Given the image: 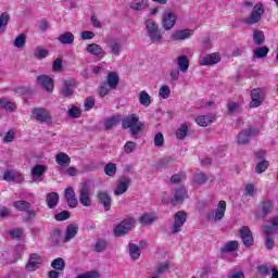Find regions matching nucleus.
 Returning <instances> with one entry per match:
<instances>
[{
	"mask_svg": "<svg viewBox=\"0 0 278 278\" xmlns=\"http://www.w3.org/2000/svg\"><path fill=\"white\" fill-rule=\"evenodd\" d=\"M122 129H129L130 136L138 140V136L144 131V123L137 114H130L122 119Z\"/></svg>",
	"mask_w": 278,
	"mask_h": 278,
	"instance_id": "1",
	"label": "nucleus"
},
{
	"mask_svg": "<svg viewBox=\"0 0 278 278\" xmlns=\"http://www.w3.org/2000/svg\"><path fill=\"white\" fill-rule=\"evenodd\" d=\"M136 219L134 218H125L123 219L114 229L113 235L115 238H123V236H127L131 229H134V224Z\"/></svg>",
	"mask_w": 278,
	"mask_h": 278,
	"instance_id": "2",
	"label": "nucleus"
},
{
	"mask_svg": "<svg viewBox=\"0 0 278 278\" xmlns=\"http://www.w3.org/2000/svg\"><path fill=\"white\" fill-rule=\"evenodd\" d=\"M78 201L84 207H90V205H92V199H90V182H83L78 189Z\"/></svg>",
	"mask_w": 278,
	"mask_h": 278,
	"instance_id": "3",
	"label": "nucleus"
},
{
	"mask_svg": "<svg viewBox=\"0 0 278 278\" xmlns=\"http://www.w3.org/2000/svg\"><path fill=\"white\" fill-rule=\"evenodd\" d=\"M225 212H227V202L220 200L214 212L206 214V219L214 223H220L225 218Z\"/></svg>",
	"mask_w": 278,
	"mask_h": 278,
	"instance_id": "4",
	"label": "nucleus"
},
{
	"mask_svg": "<svg viewBox=\"0 0 278 278\" xmlns=\"http://www.w3.org/2000/svg\"><path fill=\"white\" fill-rule=\"evenodd\" d=\"M255 136H260V129L248 127L237 135V142L238 144H249L251 138H255Z\"/></svg>",
	"mask_w": 278,
	"mask_h": 278,
	"instance_id": "5",
	"label": "nucleus"
},
{
	"mask_svg": "<svg viewBox=\"0 0 278 278\" xmlns=\"http://www.w3.org/2000/svg\"><path fill=\"white\" fill-rule=\"evenodd\" d=\"M42 256L38 253H31L27 263L25 264L26 273H36L42 266Z\"/></svg>",
	"mask_w": 278,
	"mask_h": 278,
	"instance_id": "6",
	"label": "nucleus"
},
{
	"mask_svg": "<svg viewBox=\"0 0 278 278\" xmlns=\"http://www.w3.org/2000/svg\"><path fill=\"white\" fill-rule=\"evenodd\" d=\"M175 23H177V15L173 13L170 10H167L162 15V27L165 31H170L173 27H175Z\"/></svg>",
	"mask_w": 278,
	"mask_h": 278,
	"instance_id": "7",
	"label": "nucleus"
},
{
	"mask_svg": "<svg viewBox=\"0 0 278 278\" xmlns=\"http://www.w3.org/2000/svg\"><path fill=\"white\" fill-rule=\"evenodd\" d=\"M31 117L38 123H49L51 121V113L45 108L37 106L31 111Z\"/></svg>",
	"mask_w": 278,
	"mask_h": 278,
	"instance_id": "8",
	"label": "nucleus"
},
{
	"mask_svg": "<svg viewBox=\"0 0 278 278\" xmlns=\"http://www.w3.org/2000/svg\"><path fill=\"white\" fill-rule=\"evenodd\" d=\"M187 218L188 216L184 211H178L177 213H175L172 233H179V231H181V228L186 224Z\"/></svg>",
	"mask_w": 278,
	"mask_h": 278,
	"instance_id": "9",
	"label": "nucleus"
},
{
	"mask_svg": "<svg viewBox=\"0 0 278 278\" xmlns=\"http://www.w3.org/2000/svg\"><path fill=\"white\" fill-rule=\"evenodd\" d=\"M262 14H264V5L262 3H257L254 5L251 15L245 20V23L248 25H255V23H260Z\"/></svg>",
	"mask_w": 278,
	"mask_h": 278,
	"instance_id": "10",
	"label": "nucleus"
},
{
	"mask_svg": "<svg viewBox=\"0 0 278 278\" xmlns=\"http://www.w3.org/2000/svg\"><path fill=\"white\" fill-rule=\"evenodd\" d=\"M239 236L244 244V247H247L248 249L250 247H253V232L251 231V229L248 226H243L239 229Z\"/></svg>",
	"mask_w": 278,
	"mask_h": 278,
	"instance_id": "11",
	"label": "nucleus"
},
{
	"mask_svg": "<svg viewBox=\"0 0 278 278\" xmlns=\"http://www.w3.org/2000/svg\"><path fill=\"white\" fill-rule=\"evenodd\" d=\"M76 88H77V81H75V79L73 78L66 79L63 83V87L60 90V94H62V97H72Z\"/></svg>",
	"mask_w": 278,
	"mask_h": 278,
	"instance_id": "12",
	"label": "nucleus"
},
{
	"mask_svg": "<svg viewBox=\"0 0 278 278\" xmlns=\"http://www.w3.org/2000/svg\"><path fill=\"white\" fill-rule=\"evenodd\" d=\"M37 85L40 86L47 92H53V88L55 85L53 83V78L47 75H40L37 77Z\"/></svg>",
	"mask_w": 278,
	"mask_h": 278,
	"instance_id": "13",
	"label": "nucleus"
},
{
	"mask_svg": "<svg viewBox=\"0 0 278 278\" xmlns=\"http://www.w3.org/2000/svg\"><path fill=\"white\" fill-rule=\"evenodd\" d=\"M129 186H131V179L129 177L126 176L124 178H121L117 181V186L114 190V195L121 197V194H125V192L129 190Z\"/></svg>",
	"mask_w": 278,
	"mask_h": 278,
	"instance_id": "14",
	"label": "nucleus"
},
{
	"mask_svg": "<svg viewBox=\"0 0 278 278\" xmlns=\"http://www.w3.org/2000/svg\"><path fill=\"white\" fill-rule=\"evenodd\" d=\"M98 202L103 205L105 212H110L112 208V195L108 191H98L97 194Z\"/></svg>",
	"mask_w": 278,
	"mask_h": 278,
	"instance_id": "15",
	"label": "nucleus"
},
{
	"mask_svg": "<svg viewBox=\"0 0 278 278\" xmlns=\"http://www.w3.org/2000/svg\"><path fill=\"white\" fill-rule=\"evenodd\" d=\"M86 51L90 55H93L94 58H99L100 60H103V58H105V50H103V47L99 46L98 43L87 45Z\"/></svg>",
	"mask_w": 278,
	"mask_h": 278,
	"instance_id": "16",
	"label": "nucleus"
},
{
	"mask_svg": "<svg viewBox=\"0 0 278 278\" xmlns=\"http://www.w3.org/2000/svg\"><path fill=\"white\" fill-rule=\"evenodd\" d=\"M188 197V190L185 187H178L174 192V198L172 200V205H181Z\"/></svg>",
	"mask_w": 278,
	"mask_h": 278,
	"instance_id": "17",
	"label": "nucleus"
},
{
	"mask_svg": "<svg viewBox=\"0 0 278 278\" xmlns=\"http://www.w3.org/2000/svg\"><path fill=\"white\" fill-rule=\"evenodd\" d=\"M218 62H220V54L214 52L200 59V66H214V64H218Z\"/></svg>",
	"mask_w": 278,
	"mask_h": 278,
	"instance_id": "18",
	"label": "nucleus"
},
{
	"mask_svg": "<svg viewBox=\"0 0 278 278\" xmlns=\"http://www.w3.org/2000/svg\"><path fill=\"white\" fill-rule=\"evenodd\" d=\"M191 36H194L193 29H180L172 34L170 40H174V41L188 40V38H190Z\"/></svg>",
	"mask_w": 278,
	"mask_h": 278,
	"instance_id": "19",
	"label": "nucleus"
},
{
	"mask_svg": "<svg viewBox=\"0 0 278 278\" xmlns=\"http://www.w3.org/2000/svg\"><path fill=\"white\" fill-rule=\"evenodd\" d=\"M66 203L68 205V207H77V195L75 194V190L73 189V187H67L65 189V193H64Z\"/></svg>",
	"mask_w": 278,
	"mask_h": 278,
	"instance_id": "20",
	"label": "nucleus"
},
{
	"mask_svg": "<svg viewBox=\"0 0 278 278\" xmlns=\"http://www.w3.org/2000/svg\"><path fill=\"white\" fill-rule=\"evenodd\" d=\"M45 173H47V165H35L30 172L33 181H42V175H45Z\"/></svg>",
	"mask_w": 278,
	"mask_h": 278,
	"instance_id": "21",
	"label": "nucleus"
},
{
	"mask_svg": "<svg viewBox=\"0 0 278 278\" xmlns=\"http://www.w3.org/2000/svg\"><path fill=\"white\" fill-rule=\"evenodd\" d=\"M106 47L109 49V53L113 55L114 58H118L121 53H123V43L116 41V40H111L106 43Z\"/></svg>",
	"mask_w": 278,
	"mask_h": 278,
	"instance_id": "22",
	"label": "nucleus"
},
{
	"mask_svg": "<svg viewBox=\"0 0 278 278\" xmlns=\"http://www.w3.org/2000/svg\"><path fill=\"white\" fill-rule=\"evenodd\" d=\"M252 102L251 105H262L264 103V99H266V94L262 89H254L251 92Z\"/></svg>",
	"mask_w": 278,
	"mask_h": 278,
	"instance_id": "23",
	"label": "nucleus"
},
{
	"mask_svg": "<svg viewBox=\"0 0 278 278\" xmlns=\"http://www.w3.org/2000/svg\"><path fill=\"white\" fill-rule=\"evenodd\" d=\"M79 231V225L77 224H70L66 227V231H65V237H64V242H71V240H73V238H75V236H77Z\"/></svg>",
	"mask_w": 278,
	"mask_h": 278,
	"instance_id": "24",
	"label": "nucleus"
},
{
	"mask_svg": "<svg viewBox=\"0 0 278 278\" xmlns=\"http://www.w3.org/2000/svg\"><path fill=\"white\" fill-rule=\"evenodd\" d=\"M118 74L116 72H110L106 76V85L109 86L110 90H116L118 86Z\"/></svg>",
	"mask_w": 278,
	"mask_h": 278,
	"instance_id": "25",
	"label": "nucleus"
},
{
	"mask_svg": "<svg viewBox=\"0 0 278 278\" xmlns=\"http://www.w3.org/2000/svg\"><path fill=\"white\" fill-rule=\"evenodd\" d=\"M60 201V194L58 192H51L47 194L46 203L50 210L58 207V202Z\"/></svg>",
	"mask_w": 278,
	"mask_h": 278,
	"instance_id": "26",
	"label": "nucleus"
},
{
	"mask_svg": "<svg viewBox=\"0 0 278 278\" xmlns=\"http://www.w3.org/2000/svg\"><path fill=\"white\" fill-rule=\"evenodd\" d=\"M55 162L59 166L65 168L66 166H71V156L64 152H60L55 155Z\"/></svg>",
	"mask_w": 278,
	"mask_h": 278,
	"instance_id": "27",
	"label": "nucleus"
},
{
	"mask_svg": "<svg viewBox=\"0 0 278 278\" xmlns=\"http://www.w3.org/2000/svg\"><path fill=\"white\" fill-rule=\"evenodd\" d=\"M177 66L180 73H187L188 68H190V61L188 60V56L186 55L178 56Z\"/></svg>",
	"mask_w": 278,
	"mask_h": 278,
	"instance_id": "28",
	"label": "nucleus"
},
{
	"mask_svg": "<svg viewBox=\"0 0 278 278\" xmlns=\"http://www.w3.org/2000/svg\"><path fill=\"white\" fill-rule=\"evenodd\" d=\"M149 8V0H132L130 3V9L135 12H140Z\"/></svg>",
	"mask_w": 278,
	"mask_h": 278,
	"instance_id": "29",
	"label": "nucleus"
},
{
	"mask_svg": "<svg viewBox=\"0 0 278 278\" xmlns=\"http://www.w3.org/2000/svg\"><path fill=\"white\" fill-rule=\"evenodd\" d=\"M270 212H273V201L270 200L263 201L261 205V213H260L261 218H266V216H268Z\"/></svg>",
	"mask_w": 278,
	"mask_h": 278,
	"instance_id": "30",
	"label": "nucleus"
},
{
	"mask_svg": "<svg viewBox=\"0 0 278 278\" xmlns=\"http://www.w3.org/2000/svg\"><path fill=\"white\" fill-rule=\"evenodd\" d=\"M59 42L61 45H73L75 42V35L71 31H66L58 37Z\"/></svg>",
	"mask_w": 278,
	"mask_h": 278,
	"instance_id": "31",
	"label": "nucleus"
},
{
	"mask_svg": "<svg viewBox=\"0 0 278 278\" xmlns=\"http://www.w3.org/2000/svg\"><path fill=\"white\" fill-rule=\"evenodd\" d=\"M119 123H121V116L116 115V116L110 117L104 122V129L106 131H110L111 129L116 127V125Z\"/></svg>",
	"mask_w": 278,
	"mask_h": 278,
	"instance_id": "32",
	"label": "nucleus"
},
{
	"mask_svg": "<svg viewBox=\"0 0 278 278\" xmlns=\"http://www.w3.org/2000/svg\"><path fill=\"white\" fill-rule=\"evenodd\" d=\"M129 255L130 260H140V247H138L136 243H129L128 244Z\"/></svg>",
	"mask_w": 278,
	"mask_h": 278,
	"instance_id": "33",
	"label": "nucleus"
},
{
	"mask_svg": "<svg viewBox=\"0 0 278 278\" xmlns=\"http://www.w3.org/2000/svg\"><path fill=\"white\" fill-rule=\"evenodd\" d=\"M239 243L238 241H229L228 243H225L224 247L220 248L222 253H231L233 251H238Z\"/></svg>",
	"mask_w": 278,
	"mask_h": 278,
	"instance_id": "34",
	"label": "nucleus"
},
{
	"mask_svg": "<svg viewBox=\"0 0 278 278\" xmlns=\"http://www.w3.org/2000/svg\"><path fill=\"white\" fill-rule=\"evenodd\" d=\"M213 121H214V116H212V115H202V116H199L195 119V123H198V125L200 127H207V125H212Z\"/></svg>",
	"mask_w": 278,
	"mask_h": 278,
	"instance_id": "35",
	"label": "nucleus"
},
{
	"mask_svg": "<svg viewBox=\"0 0 278 278\" xmlns=\"http://www.w3.org/2000/svg\"><path fill=\"white\" fill-rule=\"evenodd\" d=\"M13 207H15V210L18 212H27L29 207H31V203L25 200H18L13 203Z\"/></svg>",
	"mask_w": 278,
	"mask_h": 278,
	"instance_id": "36",
	"label": "nucleus"
},
{
	"mask_svg": "<svg viewBox=\"0 0 278 278\" xmlns=\"http://www.w3.org/2000/svg\"><path fill=\"white\" fill-rule=\"evenodd\" d=\"M148 37L150 38L151 42L162 45V33H160V29L156 28V30L148 33Z\"/></svg>",
	"mask_w": 278,
	"mask_h": 278,
	"instance_id": "37",
	"label": "nucleus"
},
{
	"mask_svg": "<svg viewBox=\"0 0 278 278\" xmlns=\"http://www.w3.org/2000/svg\"><path fill=\"white\" fill-rule=\"evenodd\" d=\"M26 42H27V37L25 36V34H21L13 41V47H15L16 49H23Z\"/></svg>",
	"mask_w": 278,
	"mask_h": 278,
	"instance_id": "38",
	"label": "nucleus"
},
{
	"mask_svg": "<svg viewBox=\"0 0 278 278\" xmlns=\"http://www.w3.org/2000/svg\"><path fill=\"white\" fill-rule=\"evenodd\" d=\"M51 266L54 268V270H64V268H66V262L64 258L58 257L52 261Z\"/></svg>",
	"mask_w": 278,
	"mask_h": 278,
	"instance_id": "39",
	"label": "nucleus"
},
{
	"mask_svg": "<svg viewBox=\"0 0 278 278\" xmlns=\"http://www.w3.org/2000/svg\"><path fill=\"white\" fill-rule=\"evenodd\" d=\"M264 40H265L264 31H262V30L253 31V41L255 45H257L260 47V46L264 45Z\"/></svg>",
	"mask_w": 278,
	"mask_h": 278,
	"instance_id": "40",
	"label": "nucleus"
},
{
	"mask_svg": "<svg viewBox=\"0 0 278 278\" xmlns=\"http://www.w3.org/2000/svg\"><path fill=\"white\" fill-rule=\"evenodd\" d=\"M155 220V215L151 214V213H144L140 218H139V223L141 225H151V223H154Z\"/></svg>",
	"mask_w": 278,
	"mask_h": 278,
	"instance_id": "41",
	"label": "nucleus"
},
{
	"mask_svg": "<svg viewBox=\"0 0 278 278\" xmlns=\"http://www.w3.org/2000/svg\"><path fill=\"white\" fill-rule=\"evenodd\" d=\"M268 47H261V48H256L253 53H254V58H257L258 60H262L264 58H266V55H268Z\"/></svg>",
	"mask_w": 278,
	"mask_h": 278,
	"instance_id": "42",
	"label": "nucleus"
},
{
	"mask_svg": "<svg viewBox=\"0 0 278 278\" xmlns=\"http://www.w3.org/2000/svg\"><path fill=\"white\" fill-rule=\"evenodd\" d=\"M188 136V125L181 124L180 127L176 131V138L178 140H184Z\"/></svg>",
	"mask_w": 278,
	"mask_h": 278,
	"instance_id": "43",
	"label": "nucleus"
},
{
	"mask_svg": "<svg viewBox=\"0 0 278 278\" xmlns=\"http://www.w3.org/2000/svg\"><path fill=\"white\" fill-rule=\"evenodd\" d=\"M139 103L141 105H151V96L147 91L139 92Z\"/></svg>",
	"mask_w": 278,
	"mask_h": 278,
	"instance_id": "44",
	"label": "nucleus"
},
{
	"mask_svg": "<svg viewBox=\"0 0 278 278\" xmlns=\"http://www.w3.org/2000/svg\"><path fill=\"white\" fill-rule=\"evenodd\" d=\"M193 181L194 184H198V186H203V184L207 182V175L204 173H197L193 175Z\"/></svg>",
	"mask_w": 278,
	"mask_h": 278,
	"instance_id": "45",
	"label": "nucleus"
},
{
	"mask_svg": "<svg viewBox=\"0 0 278 278\" xmlns=\"http://www.w3.org/2000/svg\"><path fill=\"white\" fill-rule=\"evenodd\" d=\"M269 164L270 163L266 160H263V161L258 162L255 166V172L258 175H262V173H266V169L268 168Z\"/></svg>",
	"mask_w": 278,
	"mask_h": 278,
	"instance_id": "46",
	"label": "nucleus"
},
{
	"mask_svg": "<svg viewBox=\"0 0 278 278\" xmlns=\"http://www.w3.org/2000/svg\"><path fill=\"white\" fill-rule=\"evenodd\" d=\"M108 249V241L104 239H100L94 243L96 253H103Z\"/></svg>",
	"mask_w": 278,
	"mask_h": 278,
	"instance_id": "47",
	"label": "nucleus"
},
{
	"mask_svg": "<svg viewBox=\"0 0 278 278\" xmlns=\"http://www.w3.org/2000/svg\"><path fill=\"white\" fill-rule=\"evenodd\" d=\"M116 164L115 163H108L104 166V173L105 175H108L109 177H114L116 175Z\"/></svg>",
	"mask_w": 278,
	"mask_h": 278,
	"instance_id": "48",
	"label": "nucleus"
},
{
	"mask_svg": "<svg viewBox=\"0 0 278 278\" xmlns=\"http://www.w3.org/2000/svg\"><path fill=\"white\" fill-rule=\"evenodd\" d=\"M175 162V157L173 156H164L163 159H161L159 161V166L161 168H168V166H170V164H173Z\"/></svg>",
	"mask_w": 278,
	"mask_h": 278,
	"instance_id": "49",
	"label": "nucleus"
},
{
	"mask_svg": "<svg viewBox=\"0 0 278 278\" xmlns=\"http://www.w3.org/2000/svg\"><path fill=\"white\" fill-rule=\"evenodd\" d=\"M159 97L161 99H168L170 97V87L163 85L159 90Z\"/></svg>",
	"mask_w": 278,
	"mask_h": 278,
	"instance_id": "50",
	"label": "nucleus"
},
{
	"mask_svg": "<svg viewBox=\"0 0 278 278\" xmlns=\"http://www.w3.org/2000/svg\"><path fill=\"white\" fill-rule=\"evenodd\" d=\"M265 238H274L275 233H277V227L271 226H263Z\"/></svg>",
	"mask_w": 278,
	"mask_h": 278,
	"instance_id": "51",
	"label": "nucleus"
},
{
	"mask_svg": "<svg viewBox=\"0 0 278 278\" xmlns=\"http://www.w3.org/2000/svg\"><path fill=\"white\" fill-rule=\"evenodd\" d=\"M185 179H186V173L181 172L178 174H174L170 177V182L172 184H181V181H185Z\"/></svg>",
	"mask_w": 278,
	"mask_h": 278,
	"instance_id": "52",
	"label": "nucleus"
},
{
	"mask_svg": "<svg viewBox=\"0 0 278 278\" xmlns=\"http://www.w3.org/2000/svg\"><path fill=\"white\" fill-rule=\"evenodd\" d=\"M136 149H138V144L134 141H127L124 146V152L127 154L134 153Z\"/></svg>",
	"mask_w": 278,
	"mask_h": 278,
	"instance_id": "53",
	"label": "nucleus"
},
{
	"mask_svg": "<svg viewBox=\"0 0 278 278\" xmlns=\"http://www.w3.org/2000/svg\"><path fill=\"white\" fill-rule=\"evenodd\" d=\"M68 116L70 118H79V116H81V110L79 109V106H73L72 109H70Z\"/></svg>",
	"mask_w": 278,
	"mask_h": 278,
	"instance_id": "54",
	"label": "nucleus"
},
{
	"mask_svg": "<svg viewBox=\"0 0 278 278\" xmlns=\"http://www.w3.org/2000/svg\"><path fill=\"white\" fill-rule=\"evenodd\" d=\"M168 268H170V265L168 263L161 264L159 265L157 270L152 273V275H157V277H160V275H164V273H166Z\"/></svg>",
	"mask_w": 278,
	"mask_h": 278,
	"instance_id": "55",
	"label": "nucleus"
},
{
	"mask_svg": "<svg viewBox=\"0 0 278 278\" xmlns=\"http://www.w3.org/2000/svg\"><path fill=\"white\" fill-rule=\"evenodd\" d=\"M55 220L63 222V220H68L71 218V213L68 211H62L61 213H58L54 216Z\"/></svg>",
	"mask_w": 278,
	"mask_h": 278,
	"instance_id": "56",
	"label": "nucleus"
},
{
	"mask_svg": "<svg viewBox=\"0 0 278 278\" xmlns=\"http://www.w3.org/2000/svg\"><path fill=\"white\" fill-rule=\"evenodd\" d=\"M144 24L148 34L157 29V24H155V21L153 20H147Z\"/></svg>",
	"mask_w": 278,
	"mask_h": 278,
	"instance_id": "57",
	"label": "nucleus"
},
{
	"mask_svg": "<svg viewBox=\"0 0 278 278\" xmlns=\"http://www.w3.org/2000/svg\"><path fill=\"white\" fill-rule=\"evenodd\" d=\"M99 271L97 270H91V271H87L85 274L78 275L76 278H99Z\"/></svg>",
	"mask_w": 278,
	"mask_h": 278,
	"instance_id": "58",
	"label": "nucleus"
},
{
	"mask_svg": "<svg viewBox=\"0 0 278 278\" xmlns=\"http://www.w3.org/2000/svg\"><path fill=\"white\" fill-rule=\"evenodd\" d=\"M154 146L155 147H164V135L162 132H157L154 137Z\"/></svg>",
	"mask_w": 278,
	"mask_h": 278,
	"instance_id": "59",
	"label": "nucleus"
},
{
	"mask_svg": "<svg viewBox=\"0 0 278 278\" xmlns=\"http://www.w3.org/2000/svg\"><path fill=\"white\" fill-rule=\"evenodd\" d=\"M9 21H10V15L8 13H2L0 15V31L8 25Z\"/></svg>",
	"mask_w": 278,
	"mask_h": 278,
	"instance_id": "60",
	"label": "nucleus"
},
{
	"mask_svg": "<svg viewBox=\"0 0 278 278\" xmlns=\"http://www.w3.org/2000/svg\"><path fill=\"white\" fill-rule=\"evenodd\" d=\"M265 247L268 251L275 249V237H265Z\"/></svg>",
	"mask_w": 278,
	"mask_h": 278,
	"instance_id": "61",
	"label": "nucleus"
},
{
	"mask_svg": "<svg viewBox=\"0 0 278 278\" xmlns=\"http://www.w3.org/2000/svg\"><path fill=\"white\" fill-rule=\"evenodd\" d=\"M257 270L260 275H263L264 277L270 275L271 271L270 267H268L267 265H258Z\"/></svg>",
	"mask_w": 278,
	"mask_h": 278,
	"instance_id": "62",
	"label": "nucleus"
},
{
	"mask_svg": "<svg viewBox=\"0 0 278 278\" xmlns=\"http://www.w3.org/2000/svg\"><path fill=\"white\" fill-rule=\"evenodd\" d=\"M23 233H24V230L22 228H15L10 231V236L13 239L22 238Z\"/></svg>",
	"mask_w": 278,
	"mask_h": 278,
	"instance_id": "63",
	"label": "nucleus"
},
{
	"mask_svg": "<svg viewBox=\"0 0 278 278\" xmlns=\"http://www.w3.org/2000/svg\"><path fill=\"white\" fill-rule=\"evenodd\" d=\"M52 68L55 73H60V71H62V58H58L53 62Z\"/></svg>",
	"mask_w": 278,
	"mask_h": 278,
	"instance_id": "64",
	"label": "nucleus"
}]
</instances>
